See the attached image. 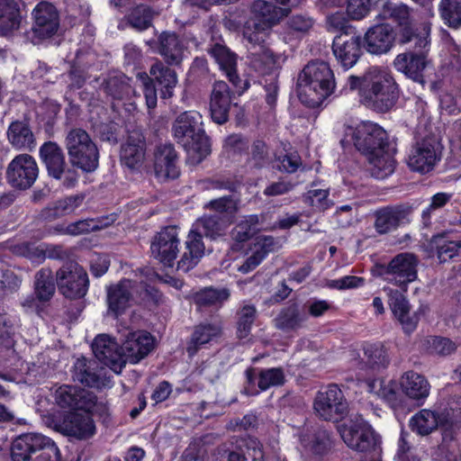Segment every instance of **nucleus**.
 <instances>
[{
	"label": "nucleus",
	"instance_id": "f257e3e1",
	"mask_svg": "<svg viewBox=\"0 0 461 461\" xmlns=\"http://www.w3.org/2000/svg\"><path fill=\"white\" fill-rule=\"evenodd\" d=\"M172 132L176 142L186 151L188 164L198 165L211 153L209 138L198 112L186 111L177 115L172 124Z\"/></svg>",
	"mask_w": 461,
	"mask_h": 461
},
{
	"label": "nucleus",
	"instance_id": "f03ea898",
	"mask_svg": "<svg viewBox=\"0 0 461 461\" xmlns=\"http://www.w3.org/2000/svg\"><path fill=\"white\" fill-rule=\"evenodd\" d=\"M335 88L334 74L325 61L309 62L298 77L297 93L300 101L309 107H318Z\"/></svg>",
	"mask_w": 461,
	"mask_h": 461
},
{
	"label": "nucleus",
	"instance_id": "7ed1b4c3",
	"mask_svg": "<svg viewBox=\"0 0 461 461\" xmlns=\"http://www.w3.org/2000/svg\"><path fill=\"white\" fill-rule=\"evenodd\" d=\"M399 97L398 86L386 70L371 68L364 75L362 104L378 113L390 111Z\"/></svg>",
	"mask_w": 461,
	"mask_h": 461
},
{
	"label": "nucleus",
	"instance_id": "20e7f679",
	"mask_svg": "<svg viewBox=\"0 0 461 461\" xmlns=\"http://www.w3.org/2000/svg\"><path fill=\"white\" fill-rule=\"evenodd\" d=\"M12 461H59L60 452L55 442L41 434L18 436L11 446Z\"/></svg>",
	"mask_w": 461,
	"mask_h": 461
},
{
	"label": "nucleus",
	"instance_id": "39448f33",
	"mask_svg": "<svg viewBox=\"0 0 461 461\" xmlns=\"http://www.w3.org/2000/svg\"><path fill=\"white\" fill-rule=\"evenodd\" d=\"M65 147L72 167L79 168L85 173L94 172L98 167V148L84 129L69 130L65 138Z\"/></svg>",
	"mask_w": 461,
	"mask_h": 461
},
{
	"label": "nucleus",
	"instance_id": "423d86ee",
	"mask_svg": "<svg viewBox=\"0 0 461 461\" xmlns=\"http://www.w3.org/2000/svg\"><path fill=\"white\" fill-rule=\"evenodd\" d=\"M159 59H156L150 66L149 77L146 73H138L137 78L143 87L146 104L149 109L157 106L158 97L154 82L159 86L160 95L163 99L173 96L174 89L177 85L176 72Z\"/></svg>",
	"mask_w": 461,
	"mask_h": 461
},
{
	"label": "nucleus",
	"instance_id": "0eeeda50",
	"mask_svg": "<svg viewBox=\"0 0 461 461\" xmlns=\"http://www.w3.org/2000/svg\"><path fill=\"white\" fill-rule=\"evenodd\" d=\"M338 429L345 444L352 450L370 453L379 447L378 435L361 416L349 419L339 425Z\"/></svg>",
	"mask_w": 461,
	"mask_h": 461
},
{
	"label": "nucleus",
	"instance_id": "6e6552de",
	"mask_svg": "<svg viewBox=\"0 0 461 461\" xmlns=\"http://www.w3.org/2000/svg\"><path fill=\"white\" fill-rule=\"evenodd\" d=\"M313 409L321 419L335 422L348 413V402L341 389L337 384H330L317 392Z\"/></svg>",
	"mask_w": 461,
	"mask_h": 461
},
{
	"label": "nucleus",
	"instance_id": "1a4fd4ad",
	"mask_svg": "<svg viewBox=\"0 0 461 461\" xmlns=\"http://www.w3.org/2000/svg\"><path fill=\"white\" fill-rule=\"evenodd\" d=\"M417 258L411 253L396 255L387 265L375 267L377 275L384 281L394 284L407 291V285L417 278Z\"/></svg>",
	"mask_w": 461,
	"mask_h": 461
},
{
	"label": "nucleus",
	"instance_id": "9d476101",
	"mask_svg": "<svg viewBox=\"0 0 461 461\" xmlns=\"http://www.w3.org/2000/svg\"><path fill=\"white\" fill-rule=\"evenodd\" d=\"M40 157L50 176L62 181L66 187H72L77 184L78 174L76 169L67 166L64 152L56 142H45L40 148Z\"/></svg>",
	"mask_w": 461,
	"mask_h": 461
},
{
	"label": "nucleus",
	"instance_id": "9b49d317",
	"mask_svg": "<svg viewBox=\"0 0 461 461\" xmlns=\"http://www.w3.org/2000/svg\"><path fill=\"white\" fill-rule=\"evenodd\" d=\"M33 25L26 39L36 45L52 37L59 29V18L56 7L49 2H40L32 11Z\"/></svg>",
	"mask_w": 461,
	"mask_h": 461
},
{
	"label": "nucleus",
	"instance_id": "f8f14e48",
	"mask_svg": "<svg viewBox=\"0 0 461 461\" xmlns=\"http://www.w3.org/2000/svg\"><path fill=\"white\" fill-rule=\"evenodd\" d=\"M378 16L383 19H392L398 24L401 28L400 41L402 43L415 41V44L420 48L428 46L429 41L426 37L415 34L412 12L405 4L385 3Z\"/></svg>",
	"mask_w": 461,
	"mask_h": 461
},
{
	"label": "nucleus",
	"instance_id": "ddd939ff",
	"mask_svg": "<svg viewBox=\"0 0 461 461\" xmlns=\"http://www.w3.org/2000/svg\"><path fill=\"white\" fill-rule=\"evenodd\" d=\"M442 149V145L435 137L423 138L412 146L407 164L412 171L429 173L441 159Z\"/></svg>",
	"mask_w": 461,
	"mask_h": 461
},
{
	"label": "nucleus",
	"instance_id": "4468645a",
	"mask_svg": "<svg viewBox=\"0 0 461 461\" xmlns=\"http://www.w3.org/2000/svg\"><path fill=\"white\" fill-rule=\"evenodd\" d=\"M56 277L60 293L68 298H81L87 292L89 283L87 274L75 261L64 264L58 270Z\"/></svg>",
	"mask_w": 461,
	"mask_h": 461
},
{
	"label": "nucleus",
	"instance_id": "2eb2a0df",
	"mask_svg": "<svg viewBox=\"0 0 461 461\" xmlns=\"http://www.w3.org/2000/svg\"><path fill=\"white\" fill-rule=\"evenodd\" d=\"M348 131L352 135L355 147L366 156L381 151V148L388 145L386 131L376 123L363 122Z\"/></svg>",
	"mask_w": 461,
	"mask_h": 461
},
{
	"label": "nucleus",
	"instance_id": "dca6fc26",
	"mask_svg": "<svg viewBox=\"0 0 461 461\" xmlns=\"http://www.w3.org/2000/svg\"><path fill=\"white\" fill-rule=\"evenodd\" d=\"M38 175V165L29 154H20L14 157L6 169L7 182L12 187L19 190L32 187Z\"/></svg>",
	"mask_w": 461,
	"mask_h": 461
},
{
	"label": "nucleus",
	"instance_id": "f3484780",
	"mask_svg": "<svg viewBox=\"0 0 461 461\" xmlns=\"http://www.w3.org/2000/svg\"><path fill=\"white\" fill-rule=\"evenodd\" d=\"M412 212L413 207L409 203L382 207L374 212V228L379 235L388 234L409 223Z\"/></svg>",
	"mask_w": 461,
	"mask_h": 461
},
{
	"label": "nucleus",
	"instance_id": "a211bd4d",
	"mask_svg": "<svg viewBox=\"0 0 461 461\" xmlns=\"http://www.w3.org/2000/svg\"><path fill=\"white\" fill-rule=\"evenodd\" d=\"M90 411H69L62 420H53L50 426L57 431L78 439L92 437L95 426Z\"/></svg>",
	"mask_w": 461,
	"mask_h": 461
},
{
	"label": "nucleus",
	"instance_id": "6ab92c4d",
	"mask_svg": "<svg viewBox=\"0 0 461 461\" xmlns=\"http://www.w3.org/2000/svg\"><path fill=\"white\" fill-rule=\"evenodd\" d=\"M180 240L176 226H167L158 232L150 245V252L154 258L165 267H173L179 253Z\"/></svg>",
	"mask_w": 461,
	"mask_h": 461
},
{
	"label": "nucleus",
	"instance_id": "aec40b11",
	"mask_svg": "<svg viewBox=\"0 0 461 461\" xmlns=\"http://www.w3.org/2000/svg\"><path fill=\"white\" fill-rule=\"evenodd\" d=\"M54 398L58 406L71 411H91L96 403V396L92 392L69 384L59 386Z\"/></svg>",
	"mask_w": 461,
	"mask_h": 461
},
{
	"label": "nucleus",
	"instance_id": "412c9836",
	"mask_svg": "<svg viewBox=\"0 0 461 461\" xmlns=\"http://www.w3.org/2000/svg\"><path fill=\"white\" fill-rule=\"evenodd\" d=\"M361 37L355 30L340 32L332 42V51L338 62L345 68H352L362 54Z\"/></svg>",
	"mask_w": 461,
	"mask_h": 461
},
{
	"label": "nucleus",
	"instance_id": "4be33fe9",
	"mask_svg": "<svg viewBox=\"0 0 461 461\" xmlns=\"http://www.w3.org/2000/svg\"><path fill=\"white\" fill-rule=\"evenodd\" d=\"M414 48L413 50H409L398 54L393 60V66L407 77L424 85V70L429 63L424 50L426 47L420 48L414 43Z\"/></svg>",
	"mask_w": 461,
	"mask_h": 461
},
{
	"label": "nucleus",
	"instance_id": "5701e85b",
	"mask_svg": "<svg viewBox=\"0 0 461 461\" xmlns=\"http://www.w3.org/2000/svg\"><path fill=\"white\" fill-rule=\"evenodd\" d=\"M218 454L226 461H263V446L255 438H241L237 444H221L217 447Z\"/></svg>",
	"mask_w": 461,
	"mask_h": 461
},
{
	"label": "nucleus",
	"instance_id": "b1692460",
	"mask_svg": "<svg viewBox=\"0 0 461 461\" xmlns=\"http://www.w3.org/2000/svg\"><path fill=\"white\" fill-rule=\"evenodd\" d=\"M384 291L387 295L389 307L404 332H412L420 321L419 312H411V305L404 295V291L391 287H384Z\"/></svg>",
	"mask_w": 461,
	"mask_h": 461
},
{
	"label": "nucleus",
	"instance_id": "393cba45",
	"mask_svg": "<svg viewBox=\"0 0 461 461\" xmlns=\"http://www.w3.org/2000/svg\"><path fill=\"white\" fill-rule=\"evenodd\" d=\"M154 348L153 337L146 331L129 332L123 340L121 350L124 365L136 364L146 357Z\"/></svg>",
	"mask_w": 461,
	"mask_h": 461
},
{
	"label": "nucleus",
	"instance_id": "a878e982",
	"mask_svg": "<svg viewBox=\"0 0 461 461\" xmlns=\"http://www.w3.org/2000/svg\"><path fill=\"white\" fill-rule=\"evenodd\" d=\"M95 357L115 373L119 374L124 367V358L118 344L105 334L98 335L93 344Z\"/></svg>",
	"mask_w": 461,
	"mask_h": 461
},
{
	"label": "nucleus",
	"instance_id": "bb28decb",
	"mask_svg": "<svg viewBox=\"0 0 461 461\" xmlns=\"http://www.w3.org/2000/svg\"><path fill=\"white\" fill-rule=\"evenodd\" d=\"M146 140L142 132L133 130L129 132L121 147L120 158L122 165L130 169L139 168L145 160Z\"/></svg>",
	"mask_w": 461,
	"mask_h": 461
},
{
	"label": "nucleus",
	"instance_id": "cd10ccee",
	"mask_svg": "<svg viewBox=\"0 0 461 461\" xmlns=\"http://www.w3.org/2000/svg\"><path fill=\"white\" fill-rule=\"evenodd\" d=\"M209 53L219 64L220 68L225 72L230 82L236 88V92L241 95L249 87V83L241 80L237 74L236 55L226 46L220 43H215L209 50Z\"/></svg>",
	"mask_w": 461,
	"mask_h": 461
},
{
	"label": "nucleus",
	"instance_id": "c85d7f7f",
	"mask_svg": "<svg viewBox=\"0 0 461 461\" xmlns=\"http://www.w3.org/2000/svg\"><path fill=\"white\" fill-rule=\"evenodd\" d=\"M178 157L174 145L171 143L160 144L154 153V171L158 178L175 179L180 175Z\"/></svg>",
	"mask_w": 461,
	"mask_h": 461
},
{
	"label": "nucleus",
	"instance_id": "c756f323",
	"mask_svg": "<svg viewBox=\"0 0 461 461\" xmlns=\"http://www.w3.org/2000/svg\"><path fill=\"white\" fill-rule=\"evenodd\" d=\"M231 91L224 81H216L212 85L210 96V113L212 121L223 124L229 120L231 106Z\"/></svg>",
	"mask_w": 461,
	"mask_h": 461
},
{
	"label": "nucleus",
	"instance_id": "7c9ffc66",
	"mask_svg": "<svg viewBox=\"0 0 461 461\" xmlns=\"http://www.w3.org/2000/svg\"><path fill=\"white\" fill-rule=\"evenodd\" d=\"M158 52L164 63L180 66L185 59L187 47L183 40L174 32H162L158 38Z\"/></svg>",
	"mask_w": 461,
	"mask_h": 461
},
{
	"label": "nucleus",
	"instance_id": "2f4dec72",
	"mask_svg": "<svg viewBox=\"0 0 461 461\" xmlns=\"http://www.w3.org/2000/svg\"><path fill=\"white\" fill-rule=\"evenodd\" d=\"M400 387L402 393L415 401L418 405L424 403L430 391V384L426 377L414 371H407L402 375Z\"/></svg>",
	"mask_w": 461,
	"mask_h": 461
},
{
	"label": "nucleus",
	"instance_id": "473e14b6",
	"mask_svg": "<svg viewBox=\"0 0 461 461\" xmlns=\"http://www.w3.org/2000/svg\"><path fill=\"white\" fill-rule=\"evenodd\" d=\"M203 236L199 230H196L195 227L192 226L185 240V251L177 262V270L185 273L197 265L204 255L205 247L203 242Z\"/></svg>",
	"mask_w": 461,
	"mask_h": 461
},
{
	"label": "nucleus",
	"instance_id": "72a5a7b5",
	"mask_svg": "<svg viewBox=\"0 0 461 461\" xmlns=\"http://www.w3.org/2000/svg\"><path fill=\"white\" fill-rule=\"evenodd\" d=\"M366 49L372 54H383L391 50L394 41V32L388 24L371 27L365 35Z\"/></svg>",
	"mask_w": 461,
	"mask_h": 461
},
{
	"label": "nucleus",
	"instance_id": "f704fd0d",
	"mask_svg": "<svg viewBox=\"0 0 461 461\" xmlns=\"http://www.w3.org/2000/svg\"><path fill=\"white\" fill-rule=\"evenodd\" d=\"M101 372L102 368L96 360L82 357L74 363L72 377L74 381L88 387L99 388L104 384Z\"/></svg>",
	"mask_w": 461,
	"mask_h": 461
},
{
	"label": "nucleus",
	"instance_id": "c9c22d12",
	"mask_svg": "<svg viewBox=\"0 0 461 461\" xmlns=\"http://www.w3.org/2000/svg\"><path fill=\"white\" fill-rule=\"evenodd\" d=\"M6 135L12 147L18 150L32 151L36 147L35 136L27 119L12 122Z\"/></svg>",
	"mask_w": 461,
	"mask_h": 461
},
{
	"label": "nucleus",
	"instance_id": "e433bc0d",
	"mask_svg": "<svg viewBox=\"0 0 461 461\" xmlns=\"http://www.w3.org/2000/svg\"><path fill=\"white\" fill-rule=\"evenodd\" d=\"M250 12L254 22L270 29L287 16L289 9L277 7L266 0H255L250 6Z\"/></svg>",
	"mask_w": 461,
	"mask_h": 461
},
{
	"label": "nucleus",
	"instance_id": "4c0bfd02",
	"mask_svg": "<svg viewBox=\"0 0 461 461\" xmlns=\"http://www.w3.org/2000/svg\"><path fill=\"white\" fill-rule=\"evenodd\" d=\"M221 332V326L218 323L203 322L194 326L186 346L188 355H195L203 346L219 339Z\"/></svg>",
	"mask_w": 461,
	"mask_h": 461
},
{
	"label": "nucleus",
	"instance_id": "58836bf2",
	"mask_svg": "<svg viewBox=\"0 0 461 461\" xmlns=\"http://www.w3.org/2000/svg\"><path fill=\"white\" fill-rule=\"evenodd\" d=\"M22 14L17 0H2L0 5V35L11 36L19 30Z\"/></svg>",
	"mask_w": 461,
	"mask_h": 461
},
{
	"label": "nucleus",
	"instance_id": "ea45409f",
	"mask_svg": "<svg viewBox=\"0 0 461 461\" xmlns=\"http://www.w3.org/2000/svg\"><path fill=\"white\" fill-rule=\"evenodd\" d=\"M409 427L420 436H428L438 427L443 429L442 415L430 409H422L410 419Z\"/></svg>",
	"mask_w": 461,
	"mask_h": 461
},
{
	"label": "nucleus",
	"instance_id": "a19ab883",
	"mask_svg": "<svg viewBox=\"0 0 461 461\" xmlns=\"http://www.w3.org/2000/svg\"><path fill=\"white\" fill-rule=\"evenodd\" d=\"M131 300L130 280H122L116 285L109 287L107 292L108 311L114 316L122 314L130 306Z\"/></svg>",
	"mask_w": 461,
	"mask_h": 461
},
{
	"label": "nucleus",
	"instance_id": "79ce46f5",
	"mask_svg": "<svg viewBox=\"0 0 461 461\" xmlns=\"http://www.w3.org/2000/svg\"><path fill=\"white\" fill-rule=\"evenodd\" d=\"M307 317L302 313L297 303H292L280 310L274 319L275 327L285 332L294 331L301 329Z\"/></svg>",
	"mask_w": 461,
	"mask_h": 461
},
{
	"label": "nucleus",
	"instance_id": "37998d69",
	"mask_svg": "<svg viewBox=\"0 0 461 461\" xmlns=\"http://www.w3.org/2000/svg\"><path fill=\"white\" fill-rule=\"evenodd\" d=\"M204 207L210 211L219 213L218 216L223 221H228L230 225L240 209V200L233 195H225L211 200Z\"/></svg>",
	"mask_w": 461,
	"mask_h": 461
},
{
	"label": "nucleus",
	"instance_id": "c03bdc74",
	"mask_svg": "<svg viewBox=\"0 0 461 461\" xmlns=\"http://www.w3.org/2000/svg\"><path fill=\"white\" fill-rule=\"evenodd\" d=\"M369 162V171L371 175L377 178L383 179L394 171V159L384 151V148H381V151H375L374 154L366 156Z\"/></svg>",
	"mask_w": 461,
	"mask_h": 461
},
{
	"label": "nucleus",
	"instance_id": "a18cd8bd",
	"mask_svg": "<svg viewBox=\"0 0 461 461\" xmlns=\"http://www.w3.org/2000/svg\"><path fill=\"white\" fill-rule=\"evenodd\" d=\"M193 226L205 237L215 240L224 235L230 224L228 221H223L220 216L204 215L198 219Z\"/></svg>",
	"mask_w": 461,
	"mask_h": 461
},
{
	"label": "nucleus",
	"instance_id": "49530a36",
	"mask_svg": "<svg viewBox=\"0 0 461 461\" xmlns=\"http://www.w3.org/2000/svg\"><path fill=\"white\" fill-rule=\"evenodd\" d=\"M131 81L123 74L109 76L101 85V89L113 99L121 100L132 91Z\"/></svg>",
	"mask_w": 461,
	"mask_h": 461
},
{
	"label": "nucleus",
	"instance_id": "de8ad7c7",
	"mask_svg": "<svg viewBox=\"0 0 461 461\" xmlns=\"http://www.w3.org/2000/svg\"><path fill=\"white\" fill-rule=\"evenodd\" d=\"M430 247L436 251L439 263H446L458 255L460 242L447 240L444 235H435L430 240Z\"/></svg>",
	"mask_w": 461,
	"mask_h": 461
},
{
	"label": "nucleus",
	"instance_id": "09e8293b",
	"mask_svg": "<svg viewBox=\"0 0 461 461\" xmlns=\"http://www.w3.org/2000/svg\"><path fill=\"white\" fill-rule=\"evenodd\" d=\"M34 289L37 298L41 302L50 300L55 293L53 273L50 268L43 267L35 274Z\"/></svg>",
	"mask_w": 461,
	"mask_h": 461
},
{
	"label": "nucleus",
	"instance_id": "8fccbe9b",
	"mask_svg": "<svg viewBox=\"0 0 461 461\" xmlns=\"http://www.w3.org/2000/svg\"><path fill=\"white\" fill-rule=\"evenodd\" d=\"M257 308L254 304L243 303L236 312L237 337L246 339L251 332L257 318Z\"/></svg>",
	"mask_w": 461,
	"mask_h": 461
},
{
	"label": "nucleus",
	"instance_id": "3c124183",
	"mask_svg": "<svg viewBox=\"0 0 461 461\" xmlns=\"http://www.w3.org/2000/svg\"><path fill=\"white\" fill-rule=\"evenodd\" d=\"M366 364L372 369L384 368L389 364V356L382 344H368L364 347Z\"/></svg>",
	"mask_w": 461,
	"mask_h": 461
},
{
	"label": "nucleus",
	"instance_id": "603ef678",
	"mask_svg": "<svg viewBox=\"0 0 461 461\" xmlns=\"http://www.w3.org/2000/svg\"><path fill=\"white\" fill-rule=\"evenodd\" d=\"M438 11L448 27H461V0H441Z\"/></svg>",
	"mask_w": 461,
	"mask_h": 461
},
{
	"label": "nucleus",
	"instance_id": "864d4df0",
	"mask_svg": "<svg viewBox=\"0 0 461 461\" xmlns=\"http://www.w3.org/2000/svg\"><path fill=\"white\" fill-rule=\"evenodd\" d=\"M229 296L230 292L226 288L214 289L212 287H207L197 292L194 295V301L198 306L206 307L221 303L226 301Z\"/></svg>",
	"mask_w": 461,
	"mask_h": 461
},
{
	"label": "nucleus",
	"instance_id": "5fc2aeb1",
	"mask_svg": "<svg viewBox=\"0 0 461 461\" xmlns=\"http://www.w3.org/2000/svg\"><path fill=\"white\" fill-rule=\"evenodd\" d=\"M154 12L145 5H140L131 9L127 16L129 24L138 30L144 31L151 26Z\"/></svg>",
	"mask_w": 461,
	"mask_h": 461
},
{
	"label": "nucleus",
	"instance_id": "6e6d98bb",
	"mask_svg": "<svg viewBox=\"0 0 461 461\" xmlns=\"http://www.w3.org/2000/svg\"><path fill=\"white\" fill-rule=\"evenodd\" d=\"M258 386L261 391L270 387L281 386L285 382V375L283 368L272 367L262 369L258 376Z\"/></svg>",
	"mask_w": 461,
	"mask_h": 461
},
{
	"label": "nucleus",
	"instance_id": "4d7b16f0",
	"mask_svg": "<svg viewBox=\"0 0 461 461\" xmlns=\"http://www.w3.org/2000/svg\"><path fill=\"white\" fill-rule=\"evenodd\" d=\"M258 222L259 219L257 214L245 216L232 230L233 240L238 242L249 240L254 235Z\"/></svg>",
	"mask_w": 461,
	"mask_h": 461
},
{
	"label": "nucleus",
	"instance_id": "13d9d810",
	"mask_svg": "<svg viewBox=\"0 0 461 461\" xmlns=\"http://www.w3.org/2000/svg\"><path fill=\"white\" fill-rule=\"evenodd\" d=\"M250 64L258 72L267 74L275 67L276 59L270 50L260 48L259 51L251 53Z\"/></svg>",
	"mask_w": 461,
	"mask_h": 461
},
{
	"label": "nucleus",
	"instance_id": "bf43d9fd",
	"mask_svg": "<svg viewBox=\"0 0 461 461\" xmlns=\"http://www.w3.org/2000/svg\"><path fill=\"white\" fill-rule=\"evenodd\" d=\"M269 28L260 26L259 23L251 21L248 22L244 27L243 36L252 45L261 46L266 41Z\"/></svg>",
	"mask_w": 461,
	"mask_h": 461
},
{
	"label": "nucleus",
	"instance_id": "052dcab7",
	"mask_svg": "<svg viewBox=\"0 0 461 461\" xmlns=\"http://www.w3.org/2000/svg\"><path fill=\"white\" fill-rule=\"evenodd\" d=\"M411 435L402 430L398 440L397 456L399 461H419V459L413 455V445L411 442Z\"/></svg>",
	"mask_w": 461,
	"mask_h": 461
},
{
	"label": "nucleus",
	"instance_id": "680f3d73",
	"mask_svg": "<svg viewBox=\"0 0 461 461\" xmlns=\"http://www.w3.org/2000/svg\"><path fill=\"white\" fill-rule=\"evenodd\" d=\"M328 196L329 190L327 189H312L307 192L305 202L319 211H325L331 204Z\"/></svg>",
	"mask_w": 461,
	"mask_h": 461
},
{
	"label": "nucleus",
	"instance_id": "e2e57ef3",
	"mask_svg": "<svg viewBox=\"0 0 461 461\" xmlns=\"http://www.w3.org/2000/svg\"><path fill=\"white\" fill-rule=\"evenodd\" d=\"M250 160L254 167L261 168L269 162V153L267 144L260 140L253 142L250 151Z\"/></svg>",
	"mask_w": 461,
	"mask_h": 461
},
{
	"label": "nucleus",
	"instance_id": "0e129e2a",
	"mask_svg": "<svg viewBox=\"0 0 461 461\" xmlns=\"http://www.w3.org/2000/svg\"><path fill=\"white\" fill-rule=\"evenodd\" d=\"M332 447L330 434L326 429H318L312 435L311 448L316 454H324Z\"/></svg>",
	"mask_w": 461,
	"mask_h": 461
},
{
	"label": "nucleus",
	"instance_id": "69168bd1",
	"mask_svg": "<svg viewBox=\"0 0 461 461\" xmlns=\"http://www.w3.org/2000/svg\"><path fill=\"white\" fill-rule=\"evenodd\" d=\"M456 407L451 405L448 410L441 412L443 429L445 430L459 429L461 427V400L456 402Z\"/></svg>",
	"mask_w": 461,
	"mask_h": 461
},
{
	"label": "nucleus",
	"instance_id": "338daca9",
	"mask_svg": "<svg viewBox=\"0 0 461 461\" xmlns=\"http://www.w3.org/2000/svg\"><path fill=\"white\" fill-rule=\"evenodd\" d=\"M276 160L279 162L278 170L289 174L294 173L302 166V159L295 152L277 157Z\"/></svg>",
	"mask_w": 461,
	"mask_h": 461
},
{
	"label": "nucleus",
	"instance_id": "774afa93",
	"mask_svg": "<svg viewBox=\"0 0 461 461\" xmlns=\"http://www.w3.org/2000/svg\"><path fill=\"white\" fill-rule=\"evenodd\" d=\"M99 221L95 219L80 220L70 223L67 227V232L71 235H79L82 233L99 230Z\"/></svg>",
	"mask_w": 461,
	"mask_h": 461
}]
</instances>
